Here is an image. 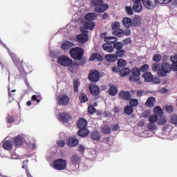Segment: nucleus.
<instances>
[{"label":"nucleus","mask_w":177,"mask_h":177,"mask_svg":"<svg viewBox=\"0 0 177 177\" xmlns=\"http://www.w3.org/2000/svg\"><path fill=\"white\" fill-rule=\"evenodd\" d=\"M149 121L151 122H157L158 121V116L157 115H152L149 117Z\"/></svg>","instance_id":"nucleus-51"},{"label":"nucleus","mask_w":177,"mask_h":177,"mask_svg":"<svg viewBox=\"0 0 177 177\" xmlns=\"http://www.w3.org/2000/svg\"><path fill=\"white\" fill-rule=\"evenodd\" d=\"M117 64L118 67H125V66H127V61L122 59H119L118 60Z\"/></svg>","instance_id":"nucleus-44"},{"label":"nucleus","mask_w":177,"mask_h":177,"mask_svg":"<svg viewBox=\"0 0 177 177\" xmlns=\"http://www.w3.org/2000/svg\"><path fill=\"white\" fill-rule=\"evenodd\" d=\"M71 162L72 165H80L81 162V158L78 153L73 154L71 158Z\"/></svg>","instance_id":"nucleus-19"},{"label":"nucleus","mask_w":177,"mask_h":177,"mask_svg":"<svg viewBox=\"0 0 177 177\" xmlns=\"http://www.w3.org/2000/svg\"><path fill=\"white\" fill-rule=\"evenodd\" d=\"M120 22H114L111 24V28L112 30H118V28H120Z\"/></svg>","instance_id":"nucleus-55"},{"label":"nucleus","mask_w":177,"mask_h":177,"mask_svg":"<svg viewBox=\"0 0 177 177\" xmlns=\"http://www.w3.org/2000/svg\"><path fill=\"white\" fill-rule=\"evenodd\" d=\"M113 48L116 50H120L122 49V48H124V44H122V43H121L120 41H118V42L116 41L113 44Z\"/></svg>","instance_id":"nucleus-43"},{"label":"nucleus","mask_w":177,"mask_h":177,"mask_svg":"<svg viewBox=\"0 0 177 177\" xmlns=\"http://www.w3.org/2000/svg\"><path fill=\"white\" fill-rule=\"evenodd\" d=\"M57 145L59 147H64V146L66 145V142H64V140H59V141H57Z\"/></svg>","instance_id":"nucleus-60"},{"label":"nucleus","mask_w":177,"mask_h":177,"mask_svg":"<svg viewBox=\"0 0 177 177\" xmlns=\"http://www.w3.org/2000/svg\"><path fill=\"white\" fill-rule=\"evenodd\" d=\"M159 125H165L167 124V118H161L159 120L158 122Z\"/></svg>","instance_id":"nucleus-58"},{"label":"nucleus","mask_w":177,"mask_h":177,"mask_svg":"<svg viewBox=\"0 0 177 177\" xmlns=\"http://www.w3.org/2000/svg\"><path fill=\"white\" fill-rule=\"evenodd\" d=\"M131 74L129 75V81H132L133 82H138V81L140 80V69L138 67L133 68L131 71Z\"/></svg>","instance_id":"nucleus-6"},{"label":"nucleus","mask_w":177,"mask_h":177,"mask_svg":"<svg viewBox=\"0 0 177 177\" xmlns=\"http://www.w3.org/2000/svg\"><path fill=\"white\" fill-rule=\"evenodd\" d=\"M58 63L63 67H70L73 64V59L67 55H62L58 58Z\"/></svg>","instance_id":"nucleus-8"},{"label":"nucleus","mask_w":177,"mask_h":177,"mask_svg":"<svg viewBox=\"0 0 177 177\" xmlns=\"http://www.w3.org/2000/svg\"><path fill=\"white\" fill-rule=\"evenodd\" d=\"M133 8L131 7H126V12L128 13V15H133Z\"/></svg>","instance_id":"nucleus-61"},{"label":"nucleus","mask_w":177,"mask_h":177,"mask_svg":"<svg viewBox=\"0 0 177 177\" xmlns=\"http://www.w3.org/2000/svg\"><path fill=\"white\" fill-rule=\"evenodd\" d=\"M172 68L168 63H162L161 64L160 71L158 73V77H166L168 73H171Z\"/></svg>","instance_id":"nucleus-9"},{"label":"nucleus","mask_w":177,"mask_h":177,"mask_svg":"<svg viewBox=\"0 0 177 177\" xmlns=\"http://www.w3.org/2000/svg\"><path fill=\"white\" fill-rule=\"evenodd\" d=\"M142 2L147 9H154L160 1L158 0H142Z\"/></svg>","instance_id":"nucleus-10"},{"label":"nucleus","mask_w":177,"mask_h":177,"mask_svg":"<svg viewBox=\"0 0 177 177\" xmlns=\"http://www.w3.org/2000/svg\"><path fill=\"white\" fill-rule=\"evenodd\" d=\"M84 53V49L81 47H73L69 50L71 57L80 62L76 66H84L86 63V59L83 58Z\"/></svg>","instance_id":"nucleus-1"},{"label":"nucleus","mask_w":177,"mask_h":177,"mask_svg":"<svg viewBox=\"0 0 177 177\" xmlns=\"http://www.w3.org/2000/svg\"><path fill=\"white\" fill-rule=\"evenodd\" d=\"M170 60L172 63H177V55H175L174 56H171L170 58Z\"/></svg>","instance_id":"nucleus-62"},{"label":"nucleus","mask_w":177,"mask_h":177,"mask_svg":"<svg viewBox=\"0 0 177 177\" xmlns=\"http://www.w3.org/2000/svg\"><path fill=\"white\" fill-rule=\"evenodd\" d=\"M3 147L5 150H12L13 149V144L10 140H6L3 143Z\"/></svg>","instance_id":"nucleus-33"},{"label":"nucleus","mask_w":177,"mask_h":177,"mask_svg":"<svg viewBox=\"0 0 177 177\" xmlns=\"http://www.w3.org/2000/svg\"><path fill=\"white\" fill-rule=\"evenodd\" d=\"M95 59L97 60L98 62H103V57H102L100 54L94 53L91 54V57H89L90 62H93Z\"/></svg>","instance_id":"nucleus-28"},{"label":"nucleus","mask_w":177,"mask_h":177,"mask_svg":"<svg viewBox=\"0 0 177 177\" xmlns=\"http://www.w3.org/2000/svg\"><path fill=\"white\" fill-rule=\"evenodd\" d=\"M91 3L93 6H95V11L97 13H103L106 9H109V5L103 4V0H93Z\"/></svg>","instance_id":"nucleus-2"},{"label":"nucleus","mask_w":177,"mask_h":177,"mask_svg":"<svg viewBox=\"0 0 177 177\" xmlns=\"http://www.w3.org/2000/svg\"><path fill=\"white\" fill-rule=\"evenodd\" d=\"M78 151L84 154V153H85V147L84 145H80L78 147Z\"/></svg>","instance_id":"nucleus-59"},{"label":"nucleus","mask_w":177,"mask_h":177,"mask_svg":"<svg viewBox=\"0 0 177 177\" xmlns=\"http://www.w3.org/2000/svg\"><path fill=\"white\" fill-rule=\"evenodd\" d=\"M6 121L8 124H12V122H15V118L12 115H8L6 118Z\"/></svg>","instance_id":"nucleus-56"},{"label":"nucleus","mask_w":177,"mask_h":177,"mask_svg":"<svg viewBox=\"0 0 177 177\" xmlns=\"http://www.w3.org/2000/svg\"><path fill=\"white\" fill-rule=\"evenodd\" d=\"M13 142L15 146H21V145H23V137L18 135L17 137L13 138Z\"/></svg>","instance_id":"nucleus-32"},{"label":"nucleus","mask_w":177,"mask_h":177,"mask_svg":"<svg viewBox=\"0 0 177 177\" xmlns=\"http://www.w3.org/2000/svg\"><path fill=\"white\" fill-rule=\"evenodd\" d=\"M142 77L145 79V82H152L154 76L150 72H145L142 75Z\"/></svg>","instance_id":"nucleus-22"},{"label":"nucleus","mask_w":177,"mask_h":177,"mask_svg":"<svg viewBox=\"0 0 177 177\" xmlns=\"http://www.w3.org/2000/svg\"><path fill=\"white\" fill-rule=\"evenodd\" d=\"M108 93L110 96H115V95L118 93V88H117V86L111 85Z\"/></svg>","instance_id":"nucleus-27"},{"label":"nucleus","mask_w":177,"mask_h":177,"mask_svg":"<svg viewBox=\"0 0 177 177\" xmlns=\"http://www.w3.org/2000/svg\"><path fill=\"white\" fill-rule=\"evenodd\" d=\"M88 35L86 33H81L76 37L77 42L80 44H85L88 42Z\"/></svg>","instance_id":"nucleus-14"},{"label":"nucleus","mask_w":177,"mask_h":177,"mask_svg":"<svg viewBox=\"0 0 177 177\" xmlns=\"http://www.w3.org/2000/svg\"><path fill=\"white\" fill-rule=\"evenodd\" d=\"M79 99L80 100V102L82 103H86V102H88V96L85 93L82 91L80 93V96L79 97Z\"/></svg>","instance_id":"nucleus-40"},{"label":"nucleus","mask_w":177,"mask_h":177,"mask_svg":"<svg viewBox=\"0 0 177 177\" xmlns=\"http://www.w3.org/2000/svg\"><path fill=\"white\" fill-rule=\"evenodd\" d=\"M57 106H68L70 97L66 94H62L56 97Z\"/></svg>","instance_id":"nucleus-7"},{"label":"nucleus","mask_w":177,"mask_h":177,"mask_svg":"<svg viewBox=\"0 0 177 177\" xmlns=\"http://www.w3.org/2000/svg\"><path fill=\"white\" fill-rule=\"evenodd\" d=\"M73 46H75L74 43L70 41H64L61 45V49H62V50H68V49H71Z\"/></svg>","instance_id":"nucleus-16"},{"label":"nucleus","mask_w":177,"mask_h":177,"mask_svg":"<svg viewBox=\"0 0 177 177\" xmlns=\"http://www.w3.org/2000/svg\"><path fill=\"white\" fill-rule=\"evenodd\" d=\"M78 143H80V141L75 138H70L66 141V145L68 147H75L78 146Z\"/></svg>","instance_id":"nucleus-17"},{"label":"nucleus","mask_w":177,"mask_h":177,"mask_svg":"<svg viewBox=\"0 0 177 177\" xmlns=\"http://www.w3.org/2000/svg\"><path fill=\"white\" fill-rule=\"evenodd\" d=\"M97 17V15L95 12H90L88 13L85 16V19L88 21H93V20H96V18Z\"/></svg>","instance_id":"nucleus-30"},{"label":"nucleus","mask_w":177,"mask_h":177,"mask_svg":"<svg viewBox=\"0 0 177 177\" xmlns=\"http://www.w3.org/2000/svg\"><path fill=\"white\" fill-rule=\"evenodd\" d=\"M118 39H117V37H113V36H109L108 37V38H105V42L108 44V45H112V44H113L115 42H117Z\"/></svg>","instance_id":"nucleus-35"},{"label":"nucleus","mask_w":177,"mask_h":177,"mask_svg":"<svg viewBox=\"0 0 177 177\" xmlns=\"http://www.w3.org/2000/svg\"><path fill=\"white\" fill-rule=\"evenodd\" d=\"M100 133L97 131H94L90 134V138L93 139V140H99L100 139Z\"/></svg>","instance_id":"nucleus-36"},{"label":"nucleus","mask_w":177,"mask_h":177,"mask_svg":"<svg viewBox=\"0 0 177 177\" xmlns=\"http://www.w3.org/2000/svg\"><path fill=\"white\" fill-rule=\"evenodd\" d=\"M161 59H162L161 55L160 54H156L153 55L152 60L155 62V63H158L161 62Z\"/></svg>","instance_id":"nucleus-45"},{"label":"nucleus","mask_w":177,"mask_h":177,"mask_svg":"<svg viewBox=\"0 0 177 177\" xmlns=\"http://www.w3.org/2000/svg\"><path fill=\"white\" fill-rule=\"evenodd\" d=\"M150 114H151V112H150V111H145L142 113V117L143 118H149V117H150Z\"/></svg>","instance_id":"nucleus-57"},{"label":"nucleus","mask_w":177,"mask_h":177,"mask_svg":"<svg viewBox=\"0 0 177 177\" xmlns=\"http://www.w3.org/2000/svg\"><path fill=\"white\" fill-rule=\"evenodd\" d=\"M149 68V64H145L141 66L139 70H140V72L141 71L142 73H146V71H148Z\"/></svg>","instance_id":"nucleus-46"},{"label":"nucleus","mask_w":177,"mask_h":177,"mask_svg":"<svg viewBox=\"0 0 177 177\" xmlns=\"http://www.w3.org/2000/svg\"><path fill=\"white\" fill-rule=\"evenodd\" d=\"M58 117L59 121H62V122L67 123L73 120V117L71 116V115L67 112L59 113L58 114Z\"/></svg>","instance_id":"nucleus-11"},{"label":"nucleus","mask_w":177,"mask_h":177,"mask_svg":"<svg viewBox=\"0 0 177 177\" xmlns=\"http://www.w3.org/2000/svg\"><path fill=\"white\" fill-rule=\"evenodd\" d=\"M88 80H90L91 82H99L100 81V72L97 70H90L88 74Z\"/></svg>","instance_id":"nucleus-5"},{"label":"nucleus","mask_w":177,"mask_h":177,"mask_svg":"<svg viewBox=\"0 0 177 177\" xmlns=\"http://www.w3.org/2000/svg\"><path fill=\"white\" fill-rule=\"evenodd\" d=\"M3 48L7 49L12 60L14 62V64L17 67H21L23 66V61L20 60V57H17L16 53L11 52L10 49L6 46V44H3Z\"/></svg>","instance_id":"nucleus-3"},{"label":"nucleus","mask_w":177,"mask_h":177,"mask_svg":"<svg viewBox=\"0 0 177 177\" xmlns=\"http://www.w3.org/2000/svg\"><path fill=\"white\" fill-rule=\"evenodd\" d=\"M53 166L57 171H63L67 168V160L64 159H57L53 162Z\"/></svg>","instance_id":"nucleus-4"},{"label":"nucleus","mask_w":177,"mask_h":177,"mask_svg":"<svg viewBox=\"0 0 177 177\" xmlns=\"http://www.w3.org/2000/svg\"><path fill=\"white\" fill-rule=\"evenodd\" d=\"M88 111L89 113V114H95V113H96V109H95V107H93V106L90 105L88 106Z\"/></svg>","instance_id":"nucleus-52"},{"label":"nucleus","mask_w":177,"mask_h":177,"mask_svg":"<svg viewBox=\"0 0 177 177\" xmlns=\"http://www.w3.org/2000/svg\"><path fill=\"white\" fill-rule=\"evenodd\" d=\"M88 89L93 96H97L100 93L99 86L93 84L88 85Z\"/></svg>","instance_id":"nucleus-15"},{"label":"nucleus","mask_w":177,"mask_h":177,"mask_svg":"<svg viewBox=\"0 0 177 177\" xmlns=\"http://www.w3.org/2000/svg\"><path fill=\"white\" fill-rule=\"evenodd\" d=\"M157 102V100H156V97H149L145 103V105L147 107H154V105Z\"/></svg>","instance_id":"nucleus-23"},{"label":"nucleus","mask_w":177,"mask_h":177,"mask_svg":"<svg viewBox=\"0 0 177 177\" xmlns=\"http://www.w3.org/2000/svg\"><path fill=\"white\" fill-rule=\"evenodd\" d=\"M160 70H161V64L158 63H154L152 64V71H153V73H157L158 75Z\"/></svg>","instance_id":"nucleus-38"},{"label":"nucleus","mask_w":177,"mask_h":177,"mask_svg":"<svg viewBox=\"0 0 177 177\" xmlns=\"http://www.w3.org/2000/svg\"><path fill=\"white\" fill-rule=\"evenodd\" d=\"M165 109L167 113L169 114H171V113H174V106L171 105H166Z\"/></svg>","instance_id":"nucleus-53"},{"label":"nucleus","mask_w":177,"mask_h":177,"mask_svg":"<svg viewBox=\"0 0 177 177\" xmlns=\"http://www.w3.org/2000/svg\"><path fill=\"white\" fill-rule=\"evenodd\" d=\"M118 96L120 97V99H122V100H131V99L132 98V95L131 94V92H129V91H120L118 93Z\"/></svg>","instance_id":"nucleus-13"},{"label":"nucleus","mask_w":177,"mask_h":177,"mask_svg":"<svg viewBox=\"0 0 177 177\" xmlns=\"http://www.w3.org/2000/svg\"><path fill=\"white\" fill-rule=\"evenodd\" d=\"M87 125L88 121L83 118H80L77 122V128H79V129H81L82 128H86Z\"/></svg>","instance_id":"nucleus-21"},{"label":"nucleus","mask_w":177,"mask_h":177,"mask_svg":"<svg viewBox=\"0 0 177 177\" xmlns=\"http://www.w3.org/2000/svg\"><path fill=\"white\" fill-rule=\"evenodd\" d=\"M73 86H74V92L77 93L78 92V88L80 86V82L78 80H73Z\"/></svg>","instance_id":"nucleus-49"},{"label":"nucleus","mask_w":177,"mask_h":177,"mask_svg":"<svg viewBox=\"0 0 177 177\" xmlns=\"http://www.w3.org/2000/svg\"><path fill=\"white\" fill-rule=\"evenodd\" d=\"M155 115H157V117H162L164 114V111L161 109L160 106H156L153 109Z\"/></svg>","instance_id":"nucleus-37"},{"label":"nucleus","mask_w":177,"mask_h":177,"mask_svg":"<svg viewBox=\"0 0 177 177\" xmlns=\"http://www.w3.org/2000/svg\"><path fill=\"white\" fill-rule=\"evenodd\" d=\"M148 128L151 131H154V129H156V128H157V126H156V124H149V126H148Z\"/></svg>","instance_id":"nucleus-63"},{"label":"nucleus","mask_w":177,"mask_h":177,"mask_svg":"<svg viewBox=\"0 0 177 177\" xmlns=\"http://www.w3.org/2000/svg\"><path fill=\"white\" fill-rule=\"evenodd\" d=\"M129 104L131 107H136V106H138V104H139V100L138 99H130L129 100Z\"/></svg>","instance_id":"nucleus-42"},{"label":"nucleus","mask_w":177,"mask_h":177,"mask_svg":"<svg viewBox=\"0 0 177 177\" xmlns=\"http://www.w3.org/2000/svg\"><path fill=\"white\" fill-rule=\"evenodd\" d=\"M171 122V124H174V125H177V115L172 114L170 115Z\"/></svg>","instance_id":"nucleus-48"},{"label":"nucleus","mask_w":177,"mask_h":177,"mask_svg":"<svg viewBox=\"0 0 177 177\" xmlns=\"http://www.w3.org/2000/svg\"><path fill=\"white\" fill-rule=\"evenodd\" d=\"M105 59L107 60V62H110L111 63H113L114 62H117V55L115 54H108L105 55Z\"/></svg>","instance_id":"nucleus-29"},{"label":"nucleus","mask_w":177,"mask_h":177,"mask_svg":"<svg viewBox=\"0 0 177 177\" xmlns=\"http://www.w3.org/2000/svg\"><path fill=\"white\" fill-rule=\"evenodd\" d=\"M102 132L103 133H105L106 135H109L111 132V129L109 126H104L102 128Z\"/></svg>","instance_id":"nucleus-50"},{"label":"nucleus","mask_w":177,"mask_h":177,"mask_svg":"<svg viewBox=\"0 0 177 177\" xmlns=\"http://www.w3.org/2000/svg\"><path fill=\"white\" fill-rule=\"evenodd\" d=\"M133 27H139L142 24V19L139 15H136L133 18L132 21Z\"/></svg>","instance_id":"nucleus-25"},{"label":"nucleus","mask_w":177,"mask_h":177,"mask_svg":"<svg viewBox=\"0 0 177 177\" xmlns=\"http://www.w3.org/2000/svg\"><path fill=\"white\" fill-rule=\"evenodd\" d=\"M96 24L95 22H85L84 28H81L82 32H85V30H93Z\"/></svg>","instance_id":"nucleus-18"},{"label":"nucleus","mask_w":177,"mask_h":177,"mask_svg":"<svg viewBox=\"0 0 177 177\" xmlns=\"http://www.w3.org/2000/svg\"><path fill=\"white\" fill-rule=\"evenodd\" d=\"M103 143L108 145L107 147L104 148V150H109L110 146H113V143H114V139L110 138L109 137H105L103 139Z\"/></svg>","instance_id":"nucleus-20"},{"label":"nucleus","mask_w":177,"mask_h":177,"mask_svg":"<svg viewBox=\"0 0 177 177\" xmlns=\"http://www.w3.org/2000/svg\"><path fill=\"white\" fill-rule=\"evenodd\" d=\"M124 55H125V50L120 49L116 51L117 57H124Z\"/></svg>","instance_id":"nucleus-47"},{"label":"nucleus","mask_w":177,"mask_h":177,"mask_svg":"<svg viewBox=\"0 0 177 177\" xmlns=\"http://www.w3.org/2000/svg\"><path fill=\"white\" fill-rule=\"evenodd\" d=\"M120 76L122 77H127L131 74V69L129 68H124L119 72Z\"/></svg>","instance_id":"nucleus-31"},{"label":"nucleus","mask_w":177,"mask_h":177,"mask_svg":"<svg viewBox=\"0 0 177 177\" xmlns=\"http://www.w3.org/2000/svg\"><path fill=\"white\" fill-rule=\"evenodd\" d=\"M113 35H115L116 37H124V30L121 28L115 29L113 32Z\"/></svg>","instance_id":"nucleus-39"},{"label":"nucleus","mask_w":177,"mask_h":177,"mask_svg":"<svg viewBox=\"0 0 177 177\" xmlns=\"http://www.w3.org/2000/svg\"><path fill=\"white\" fill-rule=\"evenodd\" d=\"M124 111L127 115H131L133 113V108L131 105H127L124 108Z\"/></svg>","instance_id":"nucleus-41"},{"label":"nucleus","mask_w":177,"mask_h":177,"mask_svg":"<svg viewBox=\"0 0 177 177\" xmlns=\"http://www.w3.org/2000/svg\"><path fill=\"white\" fill-rule=\"evenodd\" d=\"M8 97L13 99V96H15V93L16 92V89L10 90V88H8Z\"/></svg>","instance_id":"nucleus-54"},{"label":"nucleus","mask_w":177,"mask_h":177,"mask_svg":"<svg viewBox=\"0 0 177 177\" xmlns=\"http://www.w3.org/2000/svg\"><path fill=\"white\" fill-rule=\"evenodd\" d=\"M102 49H104L105 52H109V53H112V52H114V47L108 44L107 43L102 45Z\"/></svg>","instance_id":"nucleus-34"},{"label":"nucleus","mask_w":177,"mask_h":177,"mask_svg":"<svg viewBox=\"0 0 177 177\" xmlns=\"http://www.w3.org/2000/svg\"><path fill=\"white\" fill-rule=\"evenodd\" d=\"M77 134L78 136H80L81 138H86V136H88V135H89V130L86 129V127L80 129Z\"/></svg>","instance_id":"nucleus-24"},{"label":"nucleus","mask_w":177,"mask_h":177,"mask_svg":"<svg viewBox=\"0 0 177 177\" xmlns=\"http://www.w3.org/2000/svg\"><path fill=\"white\" fill-rule=\"evenodd\" d=\"M133 1V10L136 13H140L143 10V6H142V0H132Z\"/></svg>","instance_id":"nucleus-12"},{"label":"nucleus","mask_w":177,"mask_h":177,"mask_svg":"<svg viewBox=\"0 0 177 177\" xmlns=\"http://www.w3.org/2000/svg\"><path fill=\"white\" fill-rule=\"evenodd\" d=\"M171 68H172L173 71H177V62L173 63L171 64Z\"/></svg>","instance_id":"nucleus-64"},{"label":"nucleus","mask_w":177,"mask_h":177,"mask_svg":"<svg viewBox=\"0 0 177 177\" xmlns=\"http://www.w3.org/2000/svg\"><path fill=\"white\" fill-rule=\"evenodd\" d=\"M122 23H123L124 27H125L126 28H130V27L133 26L132 19L131 18H128V17L123 18Z\"/></svg>","instance_id":"nucleus-26"}]
</instances>
